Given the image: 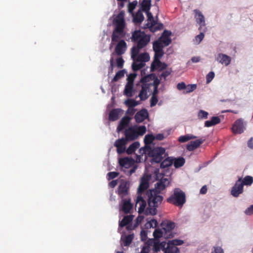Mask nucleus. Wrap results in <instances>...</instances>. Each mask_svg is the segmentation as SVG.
<instances>
[{
    "instance_id": "56",
    "label": "nucleus",
    "mask_w": 253,
    "mask_h": 253,
    "mask_svg": "<svg viewBox=\"0 0 253 253\" xmlns=\"http://www.w3.org/2000/svg\"><path fill=\"white\" fill-rule=\"evenodd\" d=\"M138 96L142 101L145 100L148 97L147 92L146 91H142V89L140 90Z\"/></svg>"
},
{
    "instance_id": "11",
    "label": "nucleus",
    "mask_w": 253,
    "mask_h": 253,
    "mask_svg": "<svg viewBox=\"0 0 253 253\" xmlns=\"http://www.w3.org/2000/svg\"><path fill=\"white\" fill-rule=\"evenodd\" d=\"M133 126L129 127L125 131V135L127 141H131L137 138L138 135Z\"/></svg>"
},
{
    "instance_id": "50",
    "label": "nucleus",
    "mask_w": 253,
    "mask_h": 253,
    "mask_svg": "<svg viewBox=\"0 0 253 253\" xmlns=\"http://www.w3.org/2000/svg\"><path fill=\"white\" fill-rule=\"evenodd\" d=\"M208 112L203 110H200L198 113V117L201 120L207 119L208 117Z\"/></svg>"
},
{
    "instance_id": "47",
    "label": "nucleus",
    "mask_w": 253,
    "mask_h": 253,
    "mask_svg": "<svg viewBox=\"0 0 253 253\" xmlns=\"http://www.w3.org/2000/svg\"><path fill=\"white\" fill-rule=\"evenodd\" d=\"M126 142L127 140L125 138L118 139L115 141L114 143V146H115L116 147L124 146L126 144Z\"/></svg>"
},
{
    "instance_id": "26",
    "label": "nucleus",
    "mask_w": 253,
    "mask_h": 253,
    "mask_svg": "<svg viewBox=\"0 0 253 253\" xmlns=\"http://www.w3.org/2000/svg\"><path fill=\"white\" fill-rule=\"evenodd\" d=\"M167 244V242L165 241L160 242L159 240H157L156 243L154 245V248H153V251L155 252H158L162 250L165 252V250L166 249L165 246Z\"/></svg>"
},
{
    "instance_id": "7",
    "label": "nucleus",
    "mask_w": 253,
    "mask_h": 253,
    "mask_svg": "<svg viewBox=\"0 0 253 253\" xmlns=\"http://www.w3.org/2000/svg\"><path fill=\"white\" fill-rule=\"evenodd\" d=\"M247 123L242 118L237 120L233 125L232 130L234 134H241L246 128Z\"/></svg>"
},
{
    "instance_id": "35",
    "label": "nucleus",
    "mask_w": 253,
    "mask_h": 253,
    "mask_svg": "<svg viewBox=\"0 0 253 253\" xmlns=\"http://www.w3.org/2000/svg\"><path fill=\"white\" fill-rule=\"evenodd\" d=\"M164 28V25L161 23H157V21L153 22V23H151L150 27V31L154 33L157 31L161 30Z\"/></svg>"
},
{
    "instance_id": "62",
    "label": "nucleus",
    "mask_w": 253,
    "mask_h": 253,
    "mask_svg": "<svg viewBox=\"0 0 253 253\" xmlns=\"http://www.w3.org/2000/svg\"><path fill=\"white\" fill-rule=\"evenodd\" d=\"M124 63V60L122 57H120L117 59L116 64L118 68H122L123 67Z\"/></svg>"
},
{
    "instance_id": "37",
    "label": "nucleus",
    "mask_w": 253,
    "mask_h": 253,
    "mask_svg": "<svg viewBox=\"0 0 253 253\" xmlns=\"http://www.w3.org/2000/svg\"><path fill=\"white\" fill-rule=\"evenodd\" d=\"M134 237L133 234H129L126 236L125 239L122 235L121 238V241H124L125 246H128L131 243Z\"/></svg>"
},
{
    "instance_id": "54",
    "label": "nucleus",
    "mask_w": 253,
    "mask_h": 253,
    "mask_svg": "<svg viewBox=\"0 0 253 253\" xmlns=\"http://www.w3.org/2000/svg\"><path fill=\"white\" fill-rule=\"evenodd\" d=\"M154 174L155 176V179L157 180H159L160 178H162V176L164 177V174L160 173V170L159 168H156L154 169Z\"/></svg>"
},
{
    "instance_id": "59",
    "label": "nucleus",
    "mask_w": 253,
    "mask_h": 253,
    "mask_svg": "<svg viewBox=\"0 0 253 253\" xmlns=\"http://www.w3.org/2000/svg\"><path fill=\"white\" fill-rule=\"evenodd\" d=\"M158 102L157 96L152 95L150 99V106L151 107L155 106Z\"/></svg>"
},
{
    "instance_id": "10",
    "label": "nucleus",
    "mask_w": 253,
    "mask_h": 253,
    "mask_svg": "<svg viewBox=\"0 0 253 253\" xmlns=\"http://www.w3.org/2000/svg\"><path fill=\"white\" fill-rule=\"evenodd\" d=\"M159 181L155 185V189L152 190L156 191L157 193H160L164 190L169 184V181L168 178L162 176L159 179Z\"/></svg>"
},
{
    "instance_id": "43",
    "label": "nucleus",
    "mask_w": 253,
    "mask_h": 253,
    "mask_svg": "<svg viewBox=\"0 0 253 253\" xmlns=\"http://www.w3.org/2000/svg\"><path fill=\"white\" fill-rule=\"evenodd\" d=\"M179 249L175 246L172 245H169L168 244V247L165 250V253H179Z\"/></svg>"
},
{
    "instance_id": "17",
    "label": "nucleus",
    "mask_w": 253,
    "mask_h": 253,
    "mask_svg": "<svg viewBox=\"0 0 253 253\" xmlns=\"http://www.w3.org/2000/svg\"><path fill=\"white\" fill-rule=\"evenodd\" d=\"M123 110L120 108L112 109L109 115V120L110 121L114 122L117 120L119 116L123 113Z\"/></svg>"
},
{
    "instance_id": "61",
    "label": "nucleus",
    "mask_w": 253,
    "mask_h": 253,
    "mask_svg": "<svg viewBox=\"0 0 253 253\" xmlns=\"http://www.w3.org/2000/svg\"><path fill=\"white\" fill-rule=\"evenodd\" d=\"M156 241L157 240H156L155 238L149 239L145 242V245L147 246H149V247L153 246V248H154V245L156 243Z\"/></svg>"
},
{
    "instance_id": "31",
    "label": "nucleus",
    "mask_w": 253,
    "mask_h": 253,
    "mask_svg": "<svg viewBox=\"0 0 253 253\" xmlns=\"http://www.w3.org/2000/svg\"><path fill=\"white\" fill-rule=\"evenodd\" d=\"M141 10L144 12L150 10L151 4V0H143L140 3Z\"/></svg>"
},
{
    "instance_id": "53",
    "label": "nucleus",
    "mask_w": 253,
    "mask_h": 253,
    "mask_svg": "<svg viewBox=\"0 0 253 253\" xmlns=\"http://www.w3.org/2000/svg\"><path fill=\"white\" fill-rule=\"evenodd\" d=\"M154 77L152 79V81H153L152 83H151V86H153L154 87H158L159 85L160 84V80L158 78L157 76L155 74L154 75Z\"/></svg>"
},
{
    "instance_id": "55",
    "label": "nucleus",
    "mask_w": 253,
    "mask_h": 253,
    "mask_svg": "<svg viewBox=\"0 0 253 253\" xmlns=\"http://www.w3.org/2000/svg\"><path fill=\"white\" fill-rule=\"evenodd\" d=\"M214 73L212 71L209 72L206 76V83L209 84L214 78Z\"/></svg>"
},
{
    "instance_id": "40",
    "label": "nucleus",
    "mask_w": 253,
    "mask_h": 253,
    "mask_svg": "<svg viewBox=\"0 0 253 253\" xmlns=\"http://www.w3.org/2000/svg\"><path fill=\"white\" fill-rule=\"evenodd\" d=\"M241 183L244 185L250 186L253 183V177L251 176H246L243 179L241 177Z\"/></svg>"
},
{
    "instance_id": "1",
    "label": "nucleus",
    "mask_w": 253,
    "mask_h": 253,
    "mask_svg": "<svg viewBox=\"0 0 253 253\" xmlns=\"http://www.w3.org/2000/svg\"><path fill=\"white\" fill-rule=\"evenodd\" d=\"M130 38L133 42L137 43L136 45L131 48L132 57L137 55L140 49L145 47L150 41V35L146 34L140 30L132 32Z\"/></svg>"
},
{
    "instance_id": "45",
    "label": "nucleus",
    "mask_w": 253,
    "mask_h": 253,
    "mask_svg": "<svg viewBox=\"0 0 253 253\" xmlns=\"http://www.w3.org/2000/svg\"><path fill=\"white\" fill-rule=\"evenodd\" d=\"M125 104L128 107H132L137 106L139 103L137 101L133 99H127L125 101Z\"/></svg>"
},
{
    "instance_id": "60",
    "label": "nucleus",
    "mask_w": 253,
    "mask_h": 253,
    "mask_svg": "<svg viewBox=\"0 0 253 253\" xmlns=\"http://www.w3.org/2000/svg\"><path fill=\"white\" fill-rule=\"evenodd\" d=\"M141 89L142 91H146L149 90L150 87L151 86V83H142Z\"/></svg>"
},
{
    "instance_id": "49",
    "label": "nucleus",
    "mask_w": 253,
    "mask_h": 253,
    "mask_svg": "<svg viewBox=\"0 0 253 253\" xmlns=\"http://www.w3.org/2000/svg\"><path fill=\"white\" fill-rule=\"evenodd\" d=\"M154 74H155L152 73L142 77L140 80V82L141 83H149V82L150 81H152V79L154 77Z\"/></svg>"
},
{
    "instance_id": "16",
    "label": "nucleus",
    "mask_w": 253,
    "mask_h": 253,
    "mask_svg": "<svg viewBox=\"0 0 253 253\" xmlns=\"http://www.w3.org/2000/svg\"><path fill=\"white\" fill-rule=\"evenodd\" d=\"M206 140V138H200L190 141L186 146V149L189 151H192L200 146Z\"/></svg>"
},
{
    "instance_id": "42",
    "label": "nucleus",
    "mask_w": 253,
    "mask_h": 253,
    "mask_svg": "<svg viewBox=\"0 0 253 253\" xmlns=\"http://www.w3.org/2000/svg\"><path fill=\"white\" fill-rule=\"evenodd\" d=\"M164 47L162 43H161V41L158 40L153 42V48L154 51L163 50Z\"/></svg>"
},
{
    "instance_id": "20",
    "label": "nucleus",
    "mask_w": 253,
    "mask_h": 253,
    "mask_svg": "<svg viewBox=\"0 0 253 253\" xmlns=\"http://www.w3.org/2000/svg\"><path fill=\"white\" fill-rule=\"evenodd\" d=\"M126 48V43L123 40H121L117 44L115 47V52L118 55L123 54Z\"/></svg>"
},
{
    "instance_id": "33",
    "label": "nucleus",
    "mask_w": 253,
    "mask_h": 253,
    "mask_svg": "<svg viewBox=\"0 0 253 253\" xmlns=\"http://www.w3.org/2000/svg\"><path fill=\"white\" fill-rule=\"evenodd\" d=\"M154 135L153 134H148L146 135L144 138V142L146 146H151V144L154 147Z\"/></svg>"
},
{
    "instance_id": "2",
    "label": "nucleus",
    "mask_w": 253,
    "mask_h": 253,
    "mask_svg": "<svg viewBox=\"0 0 253 253\" xmlns=\"http://www.w3.org/2000/svg\"><path fill=\"white\" fill-rule=\"evenodd\" d=\"M146 195L148 196V207L145 210V214L155 215L157 213V208L161 204L164 198L153 190L147 191Z\"/></svg>"
},
{
    "instance_id": "44",
    "label": "nucleus",
    "mask_w": 253,
    "mask_h": 253,
    "mask_svg": "<svg viewBox=\"0 0 253 253\" xmlns=\"http://www.w3.org/2000/svg\"><path fill=\"white\" fill-rule=\"evenodd\" d=\"M133 126L135 127V129L138 136L143 135L146 131V127L145 126H138L137 125H134Z\"/></svg>"
},
{
    "instance_id": "57",
    "label": "nucleus",
    "mask_w": 253,
    "mask_h": 253,
    "mask_svg": "<svg viewBox=\"0 0 253 253\" xmlns=\"http://www.w3.org/2000/svg\"><path fill=\"white\" fill-rule=\"evenodd\" d=\"M145 12L147 15L148 21L151 22V23H153V22L156 21V20H154V17L152 13L150 12V10L146 11H145Z\"/></svg>"
},
{
    "instance_id": "38",
    "label": "nucleus",
    "mask_w": 253,
    "mask_h": 253,
    "mask_svg": "<svg viewBox=\"0 0 253 253\" xmlns=\"http://www.w3.org/2000/svg\"><path fill=\"white\" fill-rule=\"evenodd\" d=\"M157 225L158 222L157 220L152 219L147 221V222L145 224L144 227L145 229H148L151 228H155L157 226Z\"/></svg>"
},
{
    "instance_id": "9",
    "label": "nucleus",
    "mask_w": 253,
    "mask_h": 253,
    "mask_svg": "<svg viewBox=\"0 0 253 253\" xmlns=\"http://www.w3.org/2000/svg\"><path fill=\"white\" fill-rule=\"evenodd\" d=\"M129 183L127 181H123L118 188V194L123 199L128 194Z\"/></svg>"
},
{
    "instance_id": "24",
    "label": "nucleus",
    "mask_w": 253,
    "mask_h": 253,
    "mask_svg": "<svg viewBox=\"0 0 253 253\" xmlns=\"http://www.w3.org/2000/svg\"><path fill=\"white\" fill-rule=\"evenodd\" d=\"M173 157H169L168 156L165 157L160 164V168L161 169H165L169 168L173 164Z\"/></svg>"
},
{
    "instance_id": "36",
    "label": "nucleus",
    "mask_w": 253,
    "mask_h": 253,
    "mask_svg": "<svg viewBox=\"0 0 253 253\" xmlns=\"http://www.w3.org/2000/svg\"><path fill=\"white\" fill-rule=\"evenodd\" d=\"M197 137L195 135H194L193 134H186L185 135H181L179 138L178 140L180 143H184L185 142L189 140L192 139H195Z\"/></svg>"
},
{
    "instance_id": "48",
    "label": "nucleus",
    "mask_w": 253,
    "mask_h": 253,
    "mask_svg": "<svg viewBox=\"0 0 253 253\" xmlns=\"http://www.w3.org/2000/svg\"><path fill=\"white\" fill-rule=\"evenodd\" d=\"M152 148L151 146H146L145 145V146L143 147H141L139 150V152L140 154H141L142 155L147 153L148 156H149V152L151 151Z\"/></svg>"
},
{
    "instance_id": "39",
    "label": "nucleus",
    "mask_w": 253,
    "mask_h": 253,
    "mask_svg": "<svg viewBox=\"0 0 253 253\" xmlns=\"http://www.w3.org/2000/svg\"><path fill=\"white\" fill-rule=\"evenodd\" d=\"M164 234L165 233L162 228L156 229L153 234L154 238L157 240L162 237H164Z\"/></svg>"
},
{
    "instance_id": "64",
    "label": "nucleus",
    "mask_w": 253,
    "mask_h": 253,
    "mask_svg": "<svg viewBox=\"0 0 253 253\" xmlns=\"http://www.w3.org/2000/svg\"><path fill=\"white\" fill-rule=\"evenodd\" d=\"M211 253H224V252L221 247H214Z\"/></svg>"
},
{
    "instance_id": "63",
    "label": "nucleus",
    "mask_w": 253,
    "mask_h": 253,
    "mask_svg": "<svg viewBox=\"0 0 253 253\" xmlns=\"http://www.w3.org/2000/svg\"><path fill=\"white\" fill-rule=\"evenodd\" d=\"M245 213L248 215L253 214V205H251L245 210Z\"/></svg>"
},
{
    "instance_id": "32",
    "label": "nucleus",
    "mask_w": 253,
    "mask_h": 253,
    "mask_svg": "<svg viewBox=\"0 0 253 253\" xmlns=\"http://www.w3.org/2000/svg\"><path fill=\"white\" fill-rule=\"evenodd\" d=\"M140 146V143L138 141H135L132 143L126 150V152L127 154L130 155L135 152V151Z\"/></svg>"
},
{
    "instance_id": "46",
    "label": "nucleus",
    "mask_w": 253,
    "mask_h": 253,
    "mask_svg": "<svg viewBox=\"0 0 253 253\" xmlns=\"http://www.w3.org/2000/svg\"><path fill=\"white\" fill-rule=\"evenodd\" d=\"M158 40L161 41V43H162L164 46H168L171 42V39L170 37H160Z\"/></svg>"
},
{
    "instance_id": "41",
    "label": "nucleus",
    "mask_w": 253,
    "mask_h": 253,
    "mask_svg": "<svg viewBox=\"0 0 253 253\" xmlns=\"http://www.w3.org/2000/svg\"><path fill=\"white\" fill-rule=\"evenodd\" d=\"M126 73V71L125 69L119 71L118 72L116 73L115 76L112 79V82H117L120 79L124 77Z\"/></svg>"
},
{
    "instance_id": "23",
    "label": "nucleus",
    "mask_w": 253,
    "mask_h": 253,
    "mask_svg": "<svg viewBox=\"0 0 253 253\" xmlns=\"http://www.w3.org/2000/svg\"><path fill=\"white\" fill-rule=\"evenodd\" d=\"M160 65H162L161 69H165L167 67V65L164 62H162L160 59H154L151 65V71L154 72L157 69Z\"/></svg>"
},
{
    "instance_id": "18",
    "label": "nucleus",
    "mask_w": 253,
    "mask_h": 253,
    "mask_svg": "<svg viewBox=\"0 0 253 253\" xmlns=\"http://www.w3.org/2000/svg\"><path fill=\"white\" fill-rule=\"evenodd\" d=\"M130 120L131 118L128 116H126L124 117L119 122L117 128V131L119 133L126 127L128 125Z\"/></svg>"
},
{
    "instance_id": "8",
    "label": "nucleus",
    "mask_w": 253,
    "mask_h": 253,
    "mask_svg": "<svg viewBox=\"0 0 253 253\" xmlns=\"http://www.w3.org/2000/svg\"><path fill=\"white\" fill-rule=\"evenodd\" d=\"M244 192V186L241 183V177L236 181L235 184L232 187L231 190V195L234 197L237 198Z\"/></svg>"
},
{
    "instance_id": "12",
    "label": "nucleus",
    "mask_w": 253,
    "mask_h": 253,
    "mask_svg": "<svg viewBox=\"0 0 253 253\" xmlns=\"http://www.w3.org/2000/svg\"><path fill=\"white\" fill-rule=\"evenodd\" d=\"M195 13V19L197 24L200 25L199 30L200 31L203 30L202 27H205L206 25L205 19L204 15L198 9H195L194 10Z\"/></svg>"
},
{
    "instance_id": "29",
    "label": "nucleus",
    "mask_w": 253,
    "mask_h": 253,
    "mask_svg": "<svg viewBox=\"0 0 253 253\" xmlns=\"http://www.w3.org/2000/svg\"><path fill=\"white\" fill-rule=\"evenodd\" d=\"M144 19V17L141 10H139L133 16V21L136 24L141 23Z\"/></svg>"
},
{
    "instance_id": "25",
    "label": "nucleus",
    "mask_w": 253,
    "mask_h": 253,
    "mask_svg": "<svg viewBox=\"0 0 253 253\" xmlns=\"http://www.w3.org/2000/svg\"><path fill=\"white\" fill-rule=\"evenodd\" d=\"M122 201H123V205H122V211L126 213H129L133 206L130 202V199H129L126 200L123 199Z\"/></svg>"
},
{
    "instance_id": "22",
    "label": "nucleus",
    "mask_w": 253,
    "mask_h": 253,
    "mask_svg": "<svg viewBox=\"0 0 253 253\" xmlns=\"http://www.w3.org/2000/svg\"><path fill=\"white\" fill-rule=\"evenodd\" d=\"M137 55H135L134 56L132 57V52H131V57L133 61V63H132L131 67L132 70L134 71H138L145 65V63H143V62L137 61Z\"/></svg>"
},
{
    "instance_id": "15",
    "label": "nucleus",
    "mask_w": 253,
    "mask_h": 253,
    "mask_svg": "<svg viewBox=\"0 0 253 253\" xmlns=\"http://www.w3.org/2000/svg\"><path fill=\"white\" fill-rule=\"evenodd\" d=\"M139 206L138 212L139 214L145 212V209L146 206V202L143 198L138 195L136 200V207Z\"/></svg>"
},
{
    "instance_id": "21",
    "label": "nucleus",
    "mask_w": 253,
    "mask_h": 253,
    "mask_svg": "<svg viewBox=\"0 0 253 253\" xmlns=\"http://www.w3.org/2000/svg\"><path fill=\"white\" fill-rule=\"evenodd\" d=\"M149 177H143L141 179L140 184L139 186V187L137 189V192L138 193H141L143 192L145 190H146L149 186Z\"/></svg>"
},
{
    "instance_id": "5",
    "label": "nucleus",
    "mask_w": 253,
    "mask_h": 253,
    "mask_svg": "<svg viewBox=\"0 0 253 253\" xmlns=\"http://www.w3.org/2000/svg\"><path fill=\"white\" fill-rule=\"evenodd\" d=\"M167 202L177 206H182L186 202L185 193L180 188H176L173 193L167 199Z\"/></svg>"
},
{
    "instance_id": "30",
    "label": "nucleus",
    "mask_w": 253,
    "mask_h": 253,
    "mask_svg": "<svg viewBox=\"0 0 253 253\" xmlns=\"http://www.w3.org/2000/svg\"><path fill=\"white\" fill-rule=\"evenodd\" d=\"M173 164L176 169L182 167L185 163V159L182 157H179L178 158H174L173 157Z\"/></svg>"
},
{
    "instance_id": "19",
    "label": "nucleus",
    "mask_w": 253,
    "mask_h": 253,
    "mask_svg": "<svg viewBox=\"0 0 253 253\" xmlns=\"http://www.w3.org/2000/svg\"><path fill=\"white\" fill-rule=\"evenodd\" d=\"M119 163L122 167L128 169L133 165L134 160L131 158L125 157L120 159Z\"/></svg>"
},
{
    "instance_id": "34",
    "label": "nucleus",
    "mask_w": 253,
    "mask_h": 253,
    "mask_svg": "<svg viewBox=\"0 0 253 253\" xmlns=\"http://www.w3.org/2000/svg\"><path fill=\"white\" fill-rule=\"evenodd\" d=\"M150 58L149 54L147 52L141 53L139 55L138 54L136 56L137 61L143 62V63L148 61Z\"/></svg>"
},
{
    "instance_id": "51",
    "label": "nucleus",
    "mask_w": 253,
    "mask_h": 253,
    "mask_svg": "<svg viewBox=\"0 0 253 253\" xmlns=\"http://www.w3.org/2000/svg\"><path fill=\"white\" fill-rule=\"evenodd\" d=\"M184 243V241L180 239H174L172 240L169 241L168 244L169 245H172L173 246H180Z\"/></svg>"
},
{
    "instance_id": "4",
    "label": "nucleus",
    "mask_w": 253,
    "mask_h": 253,
    "mask_svg": "<svg viewBox=\"0 0 253 253\" xmlns=\"http://www.w3.org/2000/svg\"><path fill=\"white\" fill-rule=\"evenodd\" d=\"M168 156V153L166 152L165 148L162 147H152L149 157L151 158V163L154 164L160 163Z\"/></svg>"
},
{
    "instance_id": "52",
    "label": "nucleus",
    "mask_w": 253,
    "mask_h": 253,
    "mask_svg": "<svg viewBox=\"0 0 253 253\" xmlns=\"http://www.w3.org/2000/svg\"><path fill=\"white\" fill-rule=\"evenodd\" d=\"M197 85L196 84H189L186 86L185 93L191 92L196 89Z\"/></svg>"
},
{
    "instance_id": "28",
    "label": "nucleus",
    "mask_w": 253,
    "mask_h": 253,
    "mask_svg": "<svg viewBox=\"0 0 253 253\" xmlns=\"http://www.w3.org/2000/svg\"><path fill=\"white\" fill-rule=\"evenodd\" d=\"M132 90L133 83H130L129 82H127L125 85L124 94L128 97H131L133 96Z\"/></svg>"
},
{
    "instance_id": "27",
    "label": "nucleus",
    "mask_w": 253,
    "mask_h": 253,
    "mask_svg": "<svg viewBox=\"0 0 253 253\" xmlns=\"http://www.w3.org/2000/svg\"><path fill=\"white\" fill-rule=\"evenodd\" d=\"M220 119L218 117H212L211 120L205 122V126L209 127L220 123Z\"/></svg>"
},
{
    "instance_id": "58",
    "label": "nucleus",
    "mask_w": 253,
    "mask_h": 253,
    "mask_svg": "<svg viewBox=\"0 0 253 253\" xmlns=\"http://www.w3.org/2000/svg\"><path fill=\"white\" fill-rule=\"evenodd\" d=\"M154 59H160V58L164 55V50L155 51Z\"/></svg>"
},
{
    "instance_id": "6",
    "label": "nucleus",
    "mask_w": 253,
    "mask_h": 253,
    "mask_svg": "<svg viewBox=\"0 0 253 253\" xmlns=\"http://www.w3.org/2000/svg\"><path fill=\"white\" fill-rule=\"evenodd\" d=\"M175 226V223L171 221L164 220L161 222L160 227L162 228L165 233V238L169 239L174 237V233L173 232V230Z\"/></svg>"
},
{
    "instance_id": "14",
    "label": "nucleus",
    "mask_w": 253,
    "mask_h": 253,
    "mask_svg": "<svg viewBox=\"0 0 253 253\" xmlns=\"http://www.w3.org/2000/svg\"><path fill=\"white\" fill-rule=\"evenodd\" d=\"M148 117V111L146 109H142L136 113L134 119L136 123H140L143 122Z\"/></svg>"
},
{
    "instance_id": "3",
    "label": "nucleus",
    "mask_w": 253,
    "mask_h": 253,
    "mask_svg": "<svg viewBox=\"0 0 253 253\" xmlns=\"http://www.w3.org/2000/svg\"><path fill=\"white\" fill-rule=\"evenodd\" d=\"M125 11H121L114 20L115 29L111 37L112 41L117 42L119 39L125 37L126 33L124 29L126 26L125 21Z\"/></svg>"
},
{
    "instance_id": "13",
    "label": "nucleus",
    "mask_w": 253,
    "mask_h": 253,
    "mask_svg": "<svg viewBox=\"0 0 253 253\" xmlns=\"http://www.w3.org/2000/svg\"><path fill=\"white\" fill-rule=\"evenodd\" d=\"M215 59L219 63L226 66L230 64L231 61V58L229 56L221 53L215 56Z\"/></svg>"
}]
</instances>
